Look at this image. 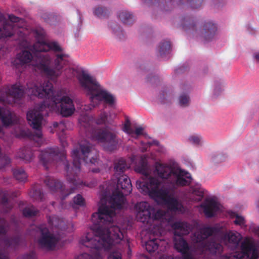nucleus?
Here are the masks:
<instances>
[{"mask_svg": "<svg viewBox=\"0 0 259 259\" xmlns=\"http://www.w3.org/2000/svg\"><path fill=\"white\" fill-rule=\"evenodd\" d=\"M38 211L34 206L25 207L23 210V214L27 218H31L37 215Z\"/></svg>", "mask_w": 259, "mask_h": 259, "instance_id": "nucleus-36", "label": "nucleus"}, {"mask_svg": "<svg viewBox=\"0 0 259 259\" xmlns=\"http://www.w3.org/2000/svg\"><path fill=\"white\" fill-rule=\"evenodd\" d=\"M0 259H6V256L5 254L0 251Z\"/></svg>", "mask_w": 259, "mask_h": 259, "instance_id": "nucleus-54", "label": "nucleus"}, {"mask_svg": "<svg viewBox=\"0 0 259 259\" xmlns=\"http://www.w3.org/2000/svg\"><path fill=\"white\" fill-rule=\"evenodd\" d=\"M135 170L142 177L136 182L137 188L145 195H148L158 204L165 205L172 212L183 213L186 209L179 196L183 192L182 187L190 184V174L179 167L158 163L155 173L162 180L150 176V169L147 156L143 155L136 162Z\"/></svg>", "mask_w": 259, "mask_h": 259, "instance_id": "nucleus-2", "label": "nucleus"}, {"mask_svg": "<svg viewBox=\"0 0 259 259\" xmlns=\"http://www.w3.org/2000/svg\"><path fill=\"white\" fill-rule=\"evenodd\" d=\"M171 227L174 230L175 248L183 256L174 258L167 256L161 259H193L190 253L191 246L182 237L189 233L192 229V226L185 222L177 221L173 223Z\"/></svg>", "mask_w": 259, "mask_h": 259, "instance_id": "nucleus-9", "label": "nucleus"}, {"mask_svg": "<svg viewBox=\"0 0 259 259\" xmlns=\"http://www.w3.org/2000/svg\"><path fill=\"white\" fill-rule=\"evenodd\" d=\"M27 88L20 82L0 90V101L9 104H20L25 94L28 96H35L45 98L40 104L35 105L33 109L27 114V119L33 128L36 130V136L41 138L42 134L40 126L44 116L48 115V110L59 104L61 114L64 117L71 115L75 111L72 100L68 96L63 95L60 91L54 93L53 86L49 81H45L38 86L33 82H27Z\"/></svg>", "mask_w": 259, "mask_h": 259, "instance_id": "nucleus-3", "label": "nucleus"}, {"mask_svg": "<svg viewBox=\"0 0 259 259\" xmlns=\"http://www.w3.org/2000/svg\"><path fill=\"white\" fill-rule=\"evenodd\" d=\"M227 83L222 78H215L213 79L211 84L212 96L216 98L221 96L224 92Z\"/></svg>", "mask_w": 259, "mask_h": 259, "instance_id": "nucleus-19", "label": "nucleus"}, {"mask_svg": "<svg viewBox=\"0 0 259 259\" xmlns=\"http://www.w3.org/2000/svg\"><path fill=\"white\" fill-rule=\"evenodd\" d=\"M137 217L139 221L146 224H151L154 221L165 219V212L161 209H156L148 202L142 201L135 206Z\"/></svg>", "mask_w": 259, "mask_h": 259, "instance_id": "nucleus-13", "label": "nucleus"}, {"mask_svg": "<svg viewBox=\"0 0 259 259\" xmlns=\"http://www.w3.org/2000/svg\"><path fill=\"white\" fill-rule=\"evenodd\" d=\"M139 67L141 70L145 71H148L150 70L148 64H147L146 63L142 64L141 65H140L139 66Z\"/></svg>", "mask_w": 259, "mask_h": 259, "instance_id": "nucleus-52", "label": "nucleus"}, {"mask_svg": "<svg viewBox=\"0 0 259 259\" xmlns=\"http://www.w3.org/2000/svg\"><path fill=\"white\" fill-rule=\"evenodd\" d=\"M188 70V67L185 65H181L176 68L174 71L175 75H178L184 73Z\"/></svg>", "mask_w": 259, "mask_h": 259, "instance_id": "nucleus-44", "label": "nucleus"}, {"mask_svg": "<svg viewBox=\"0 0 259 259\" xmlns=\"http://www.w3.org/2000/svg\"><path fill=\"white\" fill-rule=\"evenodd\" d=\"M179 87L181 92L184 93H190L192 89L191 83L185 79H182L181 80Z\"/></svg>", "mask_w": 259, "mask_h": 259, "instance_id": "nucleus-35", "label": "nucleus"}, {"mask_svg": "<svg viewBox=\"0 0 259 259\" xmlns=\"http://www.w3.org/2000/svg\"><path fill=\"white\" fill-rule=\"evenodd\" d=\"M53 125L54 128H58L59 130L63 133L64 132L66 128V123L63 120L60 121L59 122H54Z\"/></svg>", "mask_w": 259, "mask_h": 259, "instance_id": "nucleus-42", "label": "nucleus"}, {"mask_svg": "<svg viewBox=\"0 0 259 259\" xmlns=\"http://www.w3.org/2000/svg\"><path fill=\"white\" fill-rule=\"evenodd\" d=\"M22 259H36V254L34 251H32L24 254L22 256Z\"/></svg>", "mask_w": 259, "mask_h": 259, "instance_id": "nucleus-46", "label": "nucleus"}, {"mask_svg": "<svg viewBox=\"0 0 259 259\" xmlns=\"http://www.w3.org/2000/svg\"><path fill=\"white\" fill-rule=\"evenodd\" d=\"M188 142L196 147L202 146L204 143L203 137L199 134H194L189 136Z\"/></svg>", "mask_w": 259, "mask_h": 259, "instance_id": "nucleus-31", "label": "nucleus"}, {"mask_svg": "<svg viewBox=\"0 0 259 259\" xmlns=\"http://www.w3.org/2000/svg\"><path fill=\"white\" fill-rule=\"evenodd\" d=\"M110 29L114 38L119 41H123L126 39V34L122 27L115 21H110L108 23Z\"/></svg>", "mask_w": 259, "mask_h": 259, "instance_id": "nucleus-20", "label": "nucleus"}, {"mask_svg": "<svg viewBox=\"0 0 259 259\" xmlns=\"http://www.w3.org/2000/svg\"><path fill=\"white\" fill-rule=\"evenodd\" d=\"M170 97V93L167 89H163L161 91L158 96L160 102L162 104H165L168 101V99Z\"/></svg>", "mask_w": 259, "mask_h": 259, "instance_id": "nucleus-37", "label": "nucleus"}, {"mask_svg": "<svg viewBox=\"0 0 259 259\" xmlns=\"http://www.w3.org/2000/svg\"><path fill=\"white\" fill-rule=\"evenodd\" d=\"M130 168L126 160L119 158L114 162L115 189L107 201L106 196L100 200L97 212L92 215V232L87 233L80 240V243L94 251V256L83 253L76 259H101L102 250H111L108 259H122L121 248L118 245L122 240L123 235L118 226L114 222L115 210L120 209L125 200V196L132 191L131 181L128 177L124 175L126 170Z\"/></svg>", "mask_w": 259, "mask_h": 259, "instance_id": "nucleus-1", "label": "nucleus"}, {"mask_svg": "<svg viewBox=\"0 0 259 259\" xmlns=\"http://www.w3.org/2000/svg\"><path fill=\"white\" fill-rule=\"evenodd\" d=\"M171 44L167 40L161 41L157 48V55L164 59L169 58Z\"/></svg>", "mask_w": 259, "mask_h": 259, "instance_id": "nucleus-22", "label": "nucleus"}, {"mask_svg": "<svg viewBox=\"0 0 259 259\" xmlns=\"http://www.w3.org/2000/svg\"><path fill=\"white\" fill-rule=\"evenodd\" d=\"M158 79V76L157 74H148L146 77V79L147 81L150 82L151 83H154L155 81Z\"/></svg>", "mask_w": 259, "mask_h": 259, "instance_id": "nucleus-48", "label": "nucleus"}, {"mask_svg": "<svg viewBox=\"0 0 259 259\" xmlns=\"http://www.w3.org/2000/svg\"><path fill=\"white\" fill-rule=\"evenodd\" d=\"M180 26L188 33L205 43L213 40L218 33V25L213 21H202L198 25L196 19L189 15L181 18Z\"/></svg>", "mask_w": 259, "mask_h": 259, "instance_id": "nucleus-8", "label": "nucleus"}, {"mask_svg": "<svg viewBox=\"0 0 259 259\" xmlns=\"http://www.w3.org/2000/svg\"><path fill=\"white\" fill-rule=\"evenodd\" d=\"M153 145L159 146V141L156 140H154L152 141L148 142L147 143H145L143 141H141V146L140 148L141 149V152H145L147 150L148 148L150 147V146Z\"/></svg>", "mask_w": 259, "mask_h": 259, "instance_id": "nucleus-38", "label": "nucleus"}, {"mask_svg": "<svg viewBox=\"0 0 259 259\" xmlns=\"http://www.w3.org/2000/svg\"><path fill=\"white\" fill-rule=\"evenodd\" d=\"M227 158V155L225 153L217 152L210 155V160L213 164H219L224 161Z\"/></svg>", "mask_w": 259, "mask_h": 259, "instance_id": "nucleus-33", "label": "nucleus"}, {"mask_svg": "<svg viewBox=\"0 0 259 259\" xmlns=\"http://www.w3.org/2000/svg\"><path fill=\"white\" fill-rule=\"evenodd\" d=\"M60 140L62 143V145L63 147H65V145L67 144V143L66 142V141L64 139V138L61 139Z\"/></svg>", "mask_w": 259, "mask_h": 259, "instance_id": "nucleus-53", "label": "nucleus"}, {"mask_svg": "<svg viewBox=\"0 0 259 259\" xmlns=\"http://www.w3.org/2000/svg\"><path fill=\"white\" fill-rule=\"evenodd\" d=\"M1 204H2L4 208L5 209L4 211L6 213L8 212L12 208V205L9 202L8 198L4 196L1 200Z\"/></svg>", "mask_w": 259, "mask_h": 259, "instance_id": "nucleus-40", "label": "nucleus"}, {"mask_svg": "<svg viewBox=\"0 0 259 259\" xmlns=\"http://www.w3.org/2000/svg\"><path fill=\"white\" fill-rule=\"evenodd\" d=\"M189 198L192 202H198L202 200L204 196V190L199 185L191 187L190 189Z\"/></svg>", "mask_w": 259, "mask_h": 259, "instance_id": "nucleus-23", "label": "nucleus"}, {"mask_svg": "<svg viewBox=\"0 0 259 259\" xmlns=\"http://www.w3.org/2000/svg\"><path fill=\"white\" fill-rule=\"evenodd\" d=\"M38 229L40 232V236L38 240L39 246L41 248L47 250H53L58 242V238L51 233L45 225H40Z\"/></svg>", "mask_w": 259, "mask_h": 259, "instance_id": "nucleus-14", "label": "nucleus"}, {"mask_svg": "<svg viewBox=\"0 0 259 259\" xmlns=\"http://www.w3.org/2000/svg\"><path fill=\"white\" fill-rule=\"evenodd\" d=\"M25 24L23 19L13 14L9 15L8 20L3 19V27H0V39L11 37L16 34L24 39H27L26 33L23 31L22 28Z\"/></svg>", "mask_w": 259, "mask_h": 259, "instance_id": "nucleus-11", "label": "nucleus"}, {"mask_svg": "<svg viewBox=\"0 0 259 259\" xmlns=\"http://www.w3.org/2000/svg\"><path fill=\"white\" fill-rule=\"evenodd\" d=\"M200 207L203 209L206 217L208 218L214 217L217 212L219 210L218 203L212 198H206L200 204Z\"/></svg>", "mask_w": 259, "mask_h": 259, "instance_id": "nucleus-17", "label": "nucleus"}, {"mask_svg": "<svg viewBox=\"0 0 259 259\" xmlns=\"http://www.w3.org/2000/svg\"><path fill=\"white\" fill-rule=\"evenodd\" d=\"M75 35L76 37H78L79 36V33H77V32H76L75 33Z\"/></svg>", "mask_w": 259, "mask_h": 259, "instance_id": "nucleus-58", "label": "nucleus"}, {"mask_svg": "<svg viewBox=\"0 0 259 259\" xmlns=\"http://www.w3.org/2000/svg\"><path fill=\"white\" fill-rule=\"evenodd\" d=\"M221 240L231 250H236L242 239L241 235L236 231H229L222 233Z\"/></svg>", "mask_w": 259, "mask_h": 259, "instance_id": "nucleus-16", "label": "nucleus"}, {"mask_svg": "<svg viewBox=\"0 0 259 259\" xmlns=\"http://www.w3.org/2000/svg\"><path fill=\"white\" fill-rule=\"evenodd\" d=\"M4 164L0 167V169L4 167L5 166L9 165L11 163V159L7 156L4 157Z\"/></svg>", "mask_w": 259, "mask_h": 259, "instance_id": "nucleus-49", "label": "nucleus"}, {"mask_svg": "<svg viewBox=\"0 0 259 259\" xmlns=\"http://www.w3.org/2000/svg\"><path fill=\"white\" fill-rule=\"evenodd\" d=\"M254 231L256 234H257L259 236V226L255 227L254 228Z\"/></svg>", "mask_w": 259, "mask_h": 259, "instance_id": "nucleus-55", "label": "nucleus"}, {"mask_svg": "<svg viewBox=\"0 0 259 259\" xmlns=\"http://www.w3.org/2000/svg\"><path fill=\"white\" fill-rule=\"evenodd\" d=\"M30 34L35 40L30 47L32 52L24 50L18 54L12 61L13 67L22 72L25 64L33 60V66L41 73L48 78H56L61 74V69L67 63V55L63 52L58 42L45 40V31L41 28L32 29Z\"/></svg>", "mask_w": 259, "mask_h": 259, "instance_id": "nucleus-5", "label": "nucleus"}, {"mask_svg": "<svg viewBox=\"0 0 259 259\" xmlns=\"http://www.w3.org/2000/svg\"><path fill=\"white\" fill-rule=\"evenodd\" d=\"M143 130L144 128L141 126L137 127L134 131V134H136L137 136L141 135L143 134Z\"/></svg>", "mask_w": 259, "mask_h": 259, "instance_id": "nucleus-51", "label": "nucleus"}, {"mask_svg": "<svg viewBox=\"0 0 259 259\" xmlns=\"http://www.w3.org/2000/svg\"><path fill=\"white\" fill-rule=\"evenodd\" d=\"M22 240V237L18 235L11 238H5L4 239V243L7 247L15 249L21 244Z\"/></svg>", "mask_w": 259, "mask_h": 259, "instance_id": "nucleus-27", "label": "nucleus"}, {"mask_svg": "<svg viewBox=\"0 0 259 259\" xmlns=\"http://www.w3.org/2000/svg\"><path fill=\"white\" fill-rule=\"evenodd\" d=\"M77 14H78V15L79 16V18L80 19V23H81V15H80V13H79L78 10H77Z\"/></svg>", "mask_w": 259, "mask_h": 259, "instance_id": "nucleus-56", "label": "nucleus"}, {"mask_svg": "<svg viewBox=\"0 0 259 259\" xmlns=\"http://www.w3.org/2000/svg\"><path fill=\"white\" fill-rule=\"evenodd\" d=\"M123 131L129 135L134 134V131L131 127L130 122L128 120H127V123L124 125Z\"/></svg>", "mask_w": 259, "mask_h": 259, "instance_id": "nucleus-45", "label": "nucleus"}, {"mask_svg": "<svg viewBox=\"0 0 259 259\" xmlns=\"http://www.w3.org/2000/svg\"><path fill=\"white\" fill-rule=\"evenodd\" d=\"M164 243H165L164 240L154 238L150 239L146 242L145 247L148 252L151 253L155 251L159 247L163 245Z\"/></svg>", "mask_w": 259, "mask_h": 259, "instance_id": "nucleus-25", "label": "nucleus"}, {"mask_svg": "<svg viewBox=\"0 0 259 259\" xmlns=\"http://www.w3.org/2000/svg\"><path fill=\"white\" fill-rule=\"evenodd\" d=\"M17 156L26 163L30 162L33 158V153L30 148L24 147L20 149Z\"/></svg>", "mask_w": 259, "mask_h": 259, "instance_id": "nucleus-26", "label": "nucleus"}, {"mask_svg": "<svg viewBox=\"0 0 259 259\" xmlns=\"http://www.w3.org/2000/svg\"><path fill=\"white\" fill-rule=\"evenodd\" d=\"M29 195L32 198L37 201H42L44 196L41 187L38 185H35L32 187Z\"/></svg>", "mask_w": 259, "mask_h": 259, "instance_id": "nucleus-29", "label": "nucleus"}, {"mask_svg": "<svg viewBox=\"0 0 259 259\" xmlns=\"http://www.w3.org/2000/svg\"><path fill=\"white\" fill-rule=\"evenodd\" d=\"M73 202L75 204L79 205L80 206H83L84 205V199L82 196L80 194H77L73 198Z\"/></svg>", "mask_w": 259, "mask_h": 259, "instance_id": "nucleus-43", "label": "nucleus"}, {"mask_svg": "<svg viewBox=\"0 0 259 259\" xmlns=\"http://www.w3.org/2000/svg\"><path fill=\"white\" fill-rule=\"evenodd\" d=\"M0 119L3 126H8L16 123L18 121V117L16 115L6 108L0 107ZM2 127L0 126V132L2 131Z\"/></svg>", "mask_w": 259, "mask_h": 259, "instance_id": "nucleus-18", "label": "nucleus"}, {"mask_svg": "<svg viewBox=\"0 0 259 259\" xmlns=\"http://www.w3.org/2000/svg\"><path fill=\"white\" fill-rule=\"evenodd\" d=\"M144 6L151 7L153 9V15L168 12L175 7L174 0H142Z\"/></svg>", "mask_w": 259, "mask_h": 259, "instance_id": "nucleus-15", "label": "nucleus"}, {"mask_svg": "<svg viewBox=\"0 0 259 259\" xmlns=\"http://www.w3.org/2000/svg\"><path fill=\"white\" fill-rule=\"evenodd\" d=\"M94 146L88 141L84 140L80 142L79 148H76L72 151V162H69L63 149H59L57 147L47 148L42 150L39 155L40 162L45 168H48V164L55 161H60L64 166L66 172V178L72 187L66 189L63 184L58 180L48 177L44 182L50 191H60L62 195V199H65L71 194L74 189L82 184V181L78 178L82 164L89 166V169L94 173L99 172V168L92 167L93 165L98 166L99 160L94 156Z\"/></svg>", "mask_w": 259, "mask_h": 259, "instance_id": "nucleus-4", "label": "nucleus"}, {"mask_svg": "<svg viewBox=\"0 0 259 259\" xmlns=\"http://www.w3.org/2000/svg\"><path fill=\"white\" fill-rule=\"evenodd\" d=\"M233 222L235 225H238L242 228L246 227L245 220L244 217L241 215L236 214L235 219Z\"/></svg>", "mask_w": 259, "mask_h": 259, "instance_id": "nucleus-41", "label": "nucleus"}, {"mask_svg": "<svg viewBox=\"0 0 259 259\" xmlns=\"http://www.w3.org/2000/svg\"><path fill=\"white\" fill-rule=\"evenodd\" d=\"M13 172L14 177L19 182H24L27 178L26 173L22 168H15Z\"/></svg>", "mask_w": 259, "mask_h": 259, "instance_id": "nucleus-34", "label": "nucleus"}, {"mask_svg": "<svg viewBox=\"0 0 259 259\" xmlns=\"http://www.w3.org/2000/svg\"><path fill=\"white\" fill-rule=\"evenodd\" d=\"M84 92L89 97L91 102L85 108L86 110H91L100 102H103L110 106H112L115 104L114 96L102 87L94 77Z\"/></svg>", "mask_w": 259, "mask_h": 259, "instance_id": "nucleus-10", "label": "nucleus"}, {"mask_svg": "<svg viewBox=\"0 0 259 259\" xmlns=\"http://www.w3.org/2000/svg\"><path fill=\"white\" fill-rule=\"evenodd\" d=\"M63 52L66 55V54L64 52L63 48H62ZM67 63L64 65L62 69H61V74L57 76L56 78L50 79L52 80H56L58 77H59L61 74H62V76L64 80L68 82L69 81H72L74 80L75 77H76V78L78 80V83L81 89L84 91L85 89L87 88L88 85L91 82L92 79L94 76H91L88 72H87L79 66H75L71 67L66 68L64 69V72L63 73V69L64 67L67 65L68 63V57L69 56L67 54Z\"/></svg>", "mask_w": 259, "mask_h": 259, "instance_id": "nucleus-12", "label": "nucleus"}, {"mask_svg": "<svg viewBox=\"0 0 259 259\" xmlns=\"http://www.w3.org/2000/svg\"><path fill=\"white\" fill-rule=\"evenodd\" d=\"M213 3L214 4V5L217 6L218 4L217 3V0H213Z\"/></svg>", "mask_w": 259, "mask_h": 259, "instance_id": "nucleus-57", "label": "nucleus"}, {"mask_svg": "<svg viewBox=\"0 0 259 259\" xmlns=\"http://www.w3.org/2000/svg\"><path fill=\"white\" fill-rule=\"evenodd\" d=\"M80 27H81V24H79L78 26V27L79 28V29H80Z\"/></svg>", "mask_w": 259, "mask_h": 259, "instance_id": "nucleus-59", "label": "nucleus"}, {"mask_svg": "<svg viewBox=\"0 0 259 259\" xmlns=\"http://www.w3.org/2000/svg\"><path fill=\"white\" fill-rule=\"evenodd\" d=\"M48 222L50 226L53 228H58L61 230L65 229V227H64V221L58 217H49L48 219Z\"/></svg>", "mask_w": 259, "mask_h": 259, "instance_id": "nucleus-30", "label": "nucleus"}, {"mask_svg": "<svg viewBox=\"0 0 259 259\" xmlns=\"http://www.w3.org/2000/svg\"><path fill=\"white\" fill-rule=\"evenodd\" d=\"M8 228V222L4 219H0V237L7 234Z\"/></svg>", "mask_w": 259, "mask_h": 259, "instance_id": "nucleus-39", "label": "nucleus"}, {"mask_svg": "<svg viewBox=\"0 0 259 259\" xmlns=\"http://www.w3.org/2000/svg\"><path fill=\"white\" fill-rule=\"evenodd\" d=\"M252 58L254 63L259 64V52L253 53L252 55Z\"/></svg>", "mask_w": 259, "mask_h": 259, "instance_id": "nucleus-50", "label": "nucleus"}, {"mask_svg": "<svg viewBox=\"0 0 259 259\" xmlns=\"http://www.w3.org/2000/svg\"><path fill=\"white\" fill-rule=\"evenodd\" d=\"M133 161H134L135 160V157H133Z\"/></svg>", "mask_w": 259, "mask_h": 259, "instance_id": "nucleus-60", "label": "nucleus"}, {"mask_svg": "<svg viewBox=\"0 0 259 259\" xmlns=\"http://www.w3.org/2000/svg\"><path fill=\"white\" fill-rule=\"evenodd\" d=\"M47 17V18H45L46 21L51 25L54 24L55 21H56V17L52 14H50Z\"/></svg>", "mask_w": 259, "mask_h": 259, "instance_id": "nucleus-47", "label": "nucleus"}, {"mask_svg": "<svg viewBox=\"0 0 259 259\" xmlns=\"http://www.w3.org/2000/svg\"><path fill=\"white\" fill-rule=\"evenodd\" d=\"M191 98L189 93L181 92L177 98L178 105L181 108H187L190 105Z\"/></svg>", "mask_w": 259, "mask_h": 259, "instance_id": "nucleus-28", "label": "nucleus"}, {"mask_svg": "<svg viewBox=\"0 0 259 259\" xmlns=\"http://www.w3.org/2000/svg\"><path fill=\"white\" fill-rule=\"evenodd\" d=\"M204 0H176V6L184 7H187L191 10H197L201 8Z\"/></svg>", "mask_w": 259, "mask_h": 259, "instance_id": "nucleus-21", "label": "nucleus"}, {"mask_svg": "<svg viewBox=\"0 0 259 259\" xmlns=\"http://www.w3.org/2000/svg\"><path fill=\"white\" fill-rule=\"evenodd\" d=\"M94 123L93 118L88 115L82 116L79 119L80 130L87 138L100 143L107 150H116L122 140L118 136L116 125L113 123V120L109 118L108 114L103 112L96 120L97 124H105V127L97 129Z\"/></svg>", "mask_w": 259, "mask_h": 259, "instance_id": "nucleus-7", "label": "nucleus"}, {"mask_svg": "<svg viewBox=\"0 0 259 259\" xmlns=\"http://www.w3.org/2000/svg\"><path fill=\"white\" fill-rule=\"evenodd\" d=\"M117 16L119 20L125 25H132L135 21L134 14L127 10L118 11Z\"/></svg>", "mask_w": 259, "mask_h": 259, "instance_id": "nucleus-24", "label": "nucleus"}, {"mask_svg": "<svg viewBox=\"0 0 259 259\" xmlns=\"http://www.w3.org/2000/svg\"><path fill=\"white\" fill-rule=\"evenodd\" d=\"M93 14L97 17L105 18L108 15L109 10L105 7L97 6L93 8Z\"/></svg>", "mask_w": 259, "mask_h": 259, "instance_id": "nucleus-32", "label": "nucleus"}, {"mask_svg": "<svg viewBox=\"0 0 259 259\" xmlns=\"http://www.w3.org/2000/svg\"><path fill=\"white\" fill-rule=\"evenodd\" d=\"M222 233V227L218 225L205 226L194 233L193 240L201 246L200 257L202 259H257L258 251L253 242L244 239L240 244V251H235L228 255H222L223 246L213 238L205 241L208 237L217 236Z\"/></svg>", "mask_w": 259, "mask_h": 259, "instance_id": "nucleus-6", "label": "nucleus"}]
</instances>
